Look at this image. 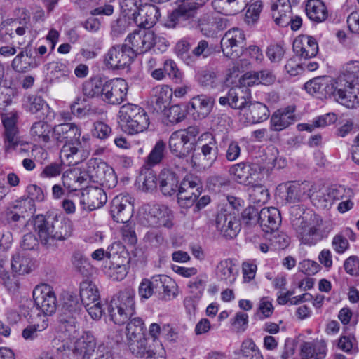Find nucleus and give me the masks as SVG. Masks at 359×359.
I'll list each match as a JSON object with an SVG mask.
<instances>
[{
    "mask_svg": "<svg viewBox=\"0 0 359 359\" xmlns=\"http://www.w3.org/2000/svg\"><path fill=\"white\" fill-rule=\"evenodd\" d=\"M161 279L158 276L153 277L151 279H143L139 285V295L141 299H148L154 294L155 289L160 287Z\"/></svg>",
    "mask_w": 359,
    "mask_h": 359,
    "instance_id": "obj_50",
    "label": "nucleus"
},
{
    "mask_svg": "<svg viewBox=\"0 0 359 359\" xmlns=\"http://www.w3.org/2000/svg\"><path fill=\"white\" fill-rule=\"evenodd\" d=\"M337 119V117L334 113H327L314 118L309 123H299L297 128L299 132L313 133L316 129L323 128L334 123Z\"/></svg>",
    "mask_w": 359,
    "mask_h": 359,
    "instance_id": "obj_37",
    "label": "nucleus"
},
{
    "mask_svg": "<svg viewBox=\"0 0 359 359\" xmlns=\"http://www.w3.org/2000/svg\"><path fill=\"white\" fill-rule=\"evenodd\" d=\"M12 27L11 29L6 28L4 32H1V39L6 42L9 39L18 37V44L22 45L26 35L31 32L32 27L30 15L26 8H22L19 18L13 21Z\"/></svg>",
    "mask_w": 359,
    "mask_h": 359,
    "instance_id": "obj_7",
    "label": "nucleus"
},
{
    "mask_svg": "<svg viewBox=\"0 0 359 359\" xmlns=\"http://www.w3.org/2000/svg\"><path fill=\"white\" fill-rule=\"evenodd\" d=\"M156 109L163 111L170 104L172 90L168 86H157L154 89Z\"/></svg>",
    "mask_w": 359,
    "mask_h": 359,
    "instance_id": "obj_47",
    "label": "nucleus"
},
{
    "mask_svg": "<svg viewBox=\"0 0 359 359\" xmlns=\"http://www.w3.org/2000/svg\"><path fill=\"white\" fill-rule=\"evenodd\" d=\"M161 279L160 287L163 288V298L165 300H171L177 297L178 294V286L173 279L166 276H158Z\"/></svg>",
    "mask_w": 359,
    "mask_h": 359,
    "instance_id": "obj_52",
    "label": "nucleus"
},
{
    "mask_svg": "<svg viewBox=\"0 0 359 359\" xmlns=\"http://www.w3.org/2000/svg\"><path fill=\"white\" fill-rule=\"evenodd\" d=\"M245 35L243 30L233 28L227 31L221 40V47L226 57H231L236 50L234 48L243 47L245 44Z\"/></svg>",
    "mask_w": 359,
    "mask_h": 359,
    "instance_id": "obj_21",
    "label": "nucleus"
},
{
    "mask_svg": "<svg viewBox=\"0 0 359 359\" xmlns=\"http://www.w3.org/2000/svg\"><path fill=\"white\" fill-rule=\"evenodd\" d=\"M138 181L139 183L142 184V189L147 191L155 190L158 184V177L151 170H147L142 172L139 177Z\"/></svg>",
    "mask_w": 359,
    "mask_h": 359,
    "instance_id": "obj_60",
    "label": "nucleus"
},
{
    "mask_svg": "<svg viewBox=\"0 0 359 359\" xmlns=\"http://www.w3.org/2000/svg\"><path fill=\"white\" fill-rule=\"evenodd\" d=\"M158 182L159 189L165 196H172L179 191L178 177L170 170H161L158 176Z\"/></svg>",
    "mask_w": 359,
    "mask_h": 359,
    "instance_id": "obj_29",
    "label": "nucleus"
},
{
    "mask_svg": "<svg viewBox=\"0 0 359 359\" xmlns=\"http://www.w3.org/2000/svg\"><path fill=\"white\" fill-rule=\"evenodd\" d=\"M191 44L189 38H184L179 41L175 46L176 53L187 65L194 63V56L189 52Z\"/></svg>",
    "mask_w": 359,
    "mask_h": 359,
    "instance_id": "obj_51",
    "label": "nucleus"
},
{
    "mask_svg": "<svg viewBox=\"0 0 359 359\" xmlns=\"http://www.w3.org/2000/svg\"><path fill=\"white\" fill-rule=\"evenodd\" d=\"M216 229L220 234L227 238H235L241 231V222L233 210L222 208L216 217Z\"/></svg>",
    "mask_w": 359,
    "mask_h": 359,
    "instance_id": "obj_9",
    "label": "nucleus"
},
{
    "mask_svg": "<svg viewBox=\"0 0 359 359\" xmlns=\"http://www.w3.org/2000/svg\"><path fill=\"white\" fill-rule=\"evenodd\" d=\"M95 348L96 341L93 335L89 332H83L76 339L70 349L74 355L81 356L83 359H90V357L94 353Z\"/></svg>",
    "mask_w": 359,
    "mask_h": 359,
    "instance_id": "obj_23",
    "label": "nucleus"
},
{
    "mask_svg": "<svg viewBox=\"0 0 359 359\" xmlns=\"http://www.w3.org/2000/svg\"><path fill=\"white\" fill-rule=\"evenodd\" d=\"M172 211L165 205L146 204L139 212V221L144 226L171 229L173 226Z\"/></svg>",
    "mask_w": 359,
    "mask_h": 359,
    "instance_id": "obj_3",
    "label": "nucleus"
},
{
    "mask_svg": "<svg viewBox=\"0 0 359 359\" xmlns=\"http://www.w3.org/2000/svg\"><path fill=\"white\" fill-rule=\"evenodd\" d=\"M229 172L237 182L248 186L261 182L264 178L261 168L255 163L235 164L230 168Z\"/></svg>",
    "mask_w": 359,
    "mask_h": 359,
    "instance_id": "obj_8",
    "label": "nucleus"
},
{
    "mask_svg": "<svg viewBox=\"0 0 359 359\" xmlns=\"http://www.w3.org/2000/svg\"><path fill=\"white\" fill-rule=\"evenodd\" d=\"M241 351L249 359H263L260 350L252 339H248L242 343Z\"/></svg>",
    "mask_w": 359,
    "mask_h": 359,
    "instance_id": "obj_61",
    "label": "nucleus"
},
{
    "mask_svg": "<svg viewBox=\"0 0 359 359\" xmlns=\"http://www.w3.org/2000/svg\"><path fill=\"white\" fill-rule=\"evenodd\" d=\"M301 186L297 183H286L280 184L277 189L276 195L286 203H296L299 201Z\"/></svg>",
    "mask_w": 359,
    "mask_h": 359,
    "instance_id": "obj_40",
    "label": "nucleus"
},
{
    "mask_svg": "<svg viewBox=\"0 0 359 359\" xmlns=\"http://www.w3.org/2000/svg\"><path fill=\"white\" fill-rule=\"evenodd\" d=\"M248 109L251 116V121L253 123H259L266 120L269 116V111L267 107L261 103L255 102L248 106Z\"/></svg>",
    "mask_w": 359,
    "mask_h": 359,
    "instance_id": "obj_54",
    "label": "nucleus"
},
{
    "mask_svg": "<svg viewBox=\"0 0 359 359\" xmlns=\"http://www.w3.org/2000/svg\"><path fill=\"white\" fill-rule=\"evenodd\" d=\"M135 54L127 44H116L109 48L104 56L103 62L108 69H123L130 66Z\"/></svg>",
    "mask_w": 359,
    "mask_h": 359,
    "instance_id": "obj_5",
    "label": "nucleus"
},
{
    "mask_svg": "<svg viewBox=\"0 0 359 359\" xmlns=\"http://www.w3.org/2000/svg\"><path fill=\"white\" fill-rule=\"evenodd\" d=\"M89 140L88 137L82 136V138H80V136H71L64 144L62 152L67 158L81 151L88 153L90 147Z\"/></svg>",
    "mask_w": 359,
    "mask_h": 359,
    "instance_id": "obj_34",
    "label": "nucleus"
},
{
    "mask_svg": "<svg viewBox=\"0 0 359 359\" xmlns=\"http://www.w3.org/2000/svg\"><path fill=\"white\" fill-rule=\"evenodd\" d=\"M345 271L353 276H359V257L355 255L350 256L344 262Z\"/></svg>",
    "mask_w": 359,
    "mask_h": 359,
    "instance_id": "obj_64",
    "label": "nucleus"
},
{
    "mask_svg": "<svg viewBox=\"0 0 359 359\" xmlns=\"http://www.w3.org/2000/svg\"><path fill=\"white\" fill-rule=\"evenodd\" d=\"M214 100L206 95L194 97L187 104V110L194 119L205 118L212 111Z\"/></svg>",
    "mask_w": 359,
    "mask_h": 359,
    "instance_id": "obj_19",
    "label": "nucleus"
},
{
    "mask_svg": "<svg viewBox=\"0 0 359 359\" xmlns=\"http://www.w3.org/2000/svg\"><path fill=\"white\" fill-rule=\"evenodd\" d=\"M245 93L241 87H233L229 89L225 96L220 97L219 103L221 105H229L232 109H242L248 104V100L245 96Z\"/></svg>",
    "mask_w": 359,
    "mask_h": 359,
    "instance_id": "obj_31",
    "label": "nucleus"
},
{
    "mask_svg": "<svg viewBox=\"0 0 359 359\" xmlns=\"http://www.w3.org/2000/svg\"><path fill=\"white\" fill-rule=\"evenodd\" d=\"M137 109L140 110V106L133 104H127L121 107L118 125L123 133L128 131L130 127H133L130 122L137 115Z\"/></svg>",
    "mask_w": 359,
    "mask_h": 359,
    "instance_id": "obj_45",
    "label": "nucleus"
},
{
    "mask_svg": "<svg viewBox=\"0 0 359 359\" xmlns=\"http://www.w3.org/2000/svg\"><path fill=\"white\" fill-rule=\"evenodd\" d=\"M93 170L94 174H92V177H95L97 181L108 188H114L117 184L118 179L114 170L106 163H98L96 167H94Z\"/></svg>",
    "mask_w": 359,
    "mask_h": 359,
    "instance_id": "obj_32",
    "label": "nucleus"
},
{
    "mask_svg": "<svg viewBox=\"0 0 359 359\" xmlns=\"http://www.w3.org/2000/svg\"><path fill=\"white\" fill-rule=\"evenodd\" d=\"M80 297L84 306L100 300L99 291L97 286L88 280L82 281L80 284Z\"/></svg>",
    "mask_w": 359,
    "mask_h": 359,
    "instance_id": "obj_44",
    "label": "nucleus"
},
{
    "mask_svg": "<svg viewBox=\"0 0 359 359\" xmlns=\"http://www.w3.org/2000/svg\"><path fill=\"white\" fill-rule=\"evenodd\" d=\"M132 205L128 196L119 194L115 196L111 204V214L116 222L126 224L132 217Z\"/></svg>",
    "mask_w": 359,
    "mask_h": 359,
    "instance_id": "obj_16",
    "label": "nucleus"
},
{
    "mask_svg": "<svg viewBox=\"0 0 359 359\" xmlns=\"http://www.w3.org/2000/svg\"><path fill=\"white\" fill-rule=\"evenodd\" d=\"M144 328V320L140 317L130 318L126 325L127 344L135 356H143L147 353V339L145 337Z\"/></svg>",
    "mask_w": 359,
    "mask_h": 359,
    "instance_id": "obj_4",
    "label": "nucleus"
},
{
    "mask_svg": "<svg viewBox=\"0 0 359 359\" xmlns=\"http://www.w3.org/2000/svg\"><path fill=\"white\" fill-rule=\"evenodd\" d=\"M48 326V319L43 316L41 323L36 321L33 325H28L22 331V337L27 340H33L38 337V333L46 330Z\"/></svg>",
    "mask_w": 359,
    "mask_h": 359,
    "instance_id": "obj_56",
    "label": "nucleus"
},
{
    "mask_svg": "<svg viewBox=\"0 0 359 359\" xmlns=\"http://www.w3.org/2000/svg\"><path fill=\"white\" fill-rule=\"evenodd\" d=\"M105 191L97 187H87L82 193L81 204L83 209L93 211L102 207L107 202Z\"/></svg>",
    "mask_w": 359,
    "mask_h": 359,
    "instance_id": "obj_17",
    "label": "nucleus"
},
{
    "mask_svg": "<svg viewBox=\"0 0 359 359\" xmlns=\"http://www.w3.org/2000/svg\"><path fill=\"white\" fill-rule=\"evenodd\" d=\"M195 14V6L185 2L182 3L170 15V22L172 23V26L174 27L179 24L184 25L186 21L194 18Z\"/></svg>",
    "mask_w": 359,
    "mask_h": 359,
    "instance_id": "obj_42",
    "label": "nucleus"
},
{
    "mask_svg": "<svg viewBox=\"0 0 359 359\" xmlns=\"http://www.w3.org/2000/svg\"><path fill=\"white\" fill-rule=\"evenodd\" d=\"M107 276L114 280H122L128 273V266L123 263L113 262L106 270Z\"/></svg>",
    "mask_w": 359,
    "mask_h": 359,
    "instance_id": "obj_58",
    "label": "nucleus"
},
{
    "mask_svg": "<svg viewBox=\"0 0 359 359\" xmlns=\"http://www.w3.org/2000/svg\"><path fill=\"white\" fill-rule=\"evenodd\" d=\"M334 93L332 97L347 108L353 109L359 106V88L342 86L335 82Z\"/></svg>",
    "mask_w": 359,
    "mask_h": 359,
    "instance_id": "obj_20",
    "label": "nucleus"
},
{
    "mask_svg": "<svg viewBox=\"0 0 359 359\" xmlns=\"http://www.w3.org/2000/svg\"><path fill=\"white\" fill-rule=\"evenodd\" d=\"M72 263L77 271L83 276H88L91 270V266L88 259L80 253L73 255Z\"/></svg>",
    "mask_w": 359,
    "mask_h": 359,
    "instance_id": "obj_62",
    "label": "nucleus"
},
{
    "mask_svg": "<svg viewBox=\"0 0 359 359\" xmlns=\"http://www.w3.org/2000/svg\"><path fill=\"white\" fill-rule=\"evenodd\" d=\"M165 148V142L162 140L158 141L147 158V165L154 166L160 163L164 157Z\"/></svg>",
    "mask_w": 359,
    "mask_h": 359,
    "instance_id": "obj_55",
    "label": "nucleus"
},
{
    "mask_svg": "<svg viewBox=\"0 0 359 359\" xmlns=\"http://www.w3.org/2000/svg\"><path fill=\"white\" fill-rule=\"evenodd\" d=\"M27 110L32 114H39L41 118L52 119L54 118V111L46 102L38 95H30L27 97Z\"/></svg>",
    "mask_w": 359,
    "mask_h": 359,
    "instance_id": "obj_35",
    "label": "nucleus"
},
{
    "mask_svg": "<svg viewBox=\"0 0 359 359\" xmlns=\"http://www.w3.org/2000/svg\"><path fill=\"white\" fill-rule=\"evenodd\" d=\"M51 219L55 241H62L71 236L72 224L69 219L57 216H54Z\"/></svg>",
    "mask_w": 359,
    "mask_h": 359,
    "instance_id": "obj_41",
    "label": "nucleus"
},
{
    "mask_svg": "<svg viewBox=\"0 0 359 359\" xmlns=\"http://www.w3.org/2000/svg\"><path fill=\"white\" fill-rule=\"evenodd\" d=\"M135 292L126 288L119 292L110 302L108 311L110 319L119 325H124L135 313Z\"/></svg>",
    "mask_w": 359,
    "mask_h": 359,
    "instance_id": "obj_2",
    "label": "nucleus"
},
{
    "mask_svg": "<svg viewBox=\"0 0 359 359\" xmlns=\"http://www.w3.org/2000/svg\"><path fill=\"white\" fill-rule=\"evenodd\" d=\"M212 4L217 13L224 15H234L244 10L247 2L246 0H213Z\"/></svg>",
    "mask_w": 359,
    "mask_h": 359,
    "instance_id": "obj_33",
    "label": "nucleus"
},
{
    "mask_svg": "<svg viewBox=\"0 0 359 359\" xmlns=\"http://www.w3.org/2000/svg\"><path fill=\"white\" fill-rule=\"evenodd\" d=\"M302 359H324L327 355V345L324 340L306 341L300 346Z\"/></svg>",
    "mask_w": 359,
    "mask_h": 359,
    "instance_id": "obj_27",
    "label": "nucleus"
},
{
    "mask_svg": "<svg viewBox=\"0 0 359 359\" xmlns=\"http://www.w3.org/2000/svg\"><path fill=\"white\" fill-rule=\"evenodd\" d=\"M338 348L346 353H354L358 351L357 341L353 336H341L337 344Z\"/></svg>",
    "mask_w": 359,
    "mask_h": 359,
    "instance_id": "obj_63",
    "label": "nucleus"
},
{
    "mask_svg": "<svg viewBox=\"0 0 359 359\" xmlns=\"http://www.w3.org/2000/svg\"><path fill=\"white\" fill-rule=\"evenodd\" d=\"M335 80L316 77L304 84L305 90L311 95L323 99L330 97L334 93Z\"/></svg>",
    "mask_w": 359,
    "mask_h": 359,
    "instance_id": "obj_15",
    "label": "nucleus"
},
{
    "mask_svg": "<svg viewBox=\"0 0 359 359\" xmlns=\"http://www.w3.org/2000/svg\"><path fill=\"white\" fill-rule=\"evenodd\" d=\"M293 121L294 115L292 113L278 111L271 118V127L273 131H280L287 128Z\"/></svg>",
    "mask_w": 359,
    "mask_h": 359,
    "instance_id": "obj_49",
    "label": "nucleus"
},
{
    "mask_svg": "<svg viewBox=\"0 0 359 359\" xmlns=\"http://www.w3.org/2000/svg\"><path fill=\"white\" fill-rule=\"evenodd\" d=\"M169 147L172 153L182 158L195 149L196 141L189 136H170Z\"/></svg>",
    "mask_w": 359,
    "mask_h": 359,
    "instance_id": "obj_30",
    "label": "nucleus"
},
{
    "mask_svg": "<svg viewBox=\"0 0 359 359\" xmlns=\"http://www.w3.org/2000/svg\"><path fill=\"white\" fill-rule=\"evenodd\" d=\"M210 144H212V142L202 147V154L192 156L191 163L193 168L198 170H205L212 166L216 156L212 153L213 147Z\"/></svg>",
    "mask_w": 359,
    "mask_h": 359,
    "instance_id": "obj_36",
    "label": "nucleus"
},
{
    "mask_svg": "<svg viewBox=\"0 0 359 359\" xmlns=\"http://www.w3.org/2000/svg\"><path fill=\"white\" fill-rule=\"evenodd\" d=\"M293 51L301 59H309L316 55L318 45L314 38L309 36H300L293 42Z\"/></svg>",
    "mask_w": 359,
    "mask_h": 359,
    "instance_id": "obj_22",
    "label": "nucleus"
},
{
    "mask_svg": "<svg viewBox=\"0 0 359 359\" xmlns=\"http://www.w3.org/2000/svg\"><path fill=\"white\" fill-rule=\"evenodd\" d=\"M40 57L34 55L30 43L22 48L11 62V67L17 72L25 73L40 65Z\"/></svg>",
    "mask_w": 359,
    "mask_h": 359,
    "instance_id": "obj_13",
    "label": "nucleus"
},
{
    "mask_svg": "<svg viewBox=\"0 0 359 359\" xmlns=\"http://www.w3.org/2000/svg\"><path fill=\"white\" fill-rule=\"evenodd\" d=\"M305 10L308 18L316 22H322L328 16L327 7L321 0H308Z\"/></svg>",
    "mask_w": 359,
    "mask_h": 359,
    "instance_id": "obj_39",
    "label": "nucleus"
},
{
    "mask_svg": "<svg viewBox=\"0 0 359 359\" xmlns=\"http://www.w3.org/2000/svg\"><path fill=\"white\" fill-rule=\"evenodd\" d=\"M339 86H352L359 88V61H350L343 67L341 73L335 80Z\"/></svg>",
    "mask_w": 359,
    "mask_h": 359,
    "instance_id": "obj_26",
    "label": "nucleus"
},
{
    "mask_svg": "<svg viewBox=\"0 0 359 359\" xmlns=\"http://www.w3.org/2000/svg\"><path fill=\"white\" fill-rule=\"evenodd\" d=\"M22 217L33 215L36 210L35 205L31 199L22 198L16 200L11 205Z\"/></svg>",
    "mask_w": 359,
    "mask_h": 359,
    "instance_id": "obj_57",
    "label": "nucleus"
},
{
    "mask_svg": "<svg viewBox=\"0 0 359 359\" xmlns=\"http://www.w3.org/2000/svg\"><path fill=\"white\" fill-rule=\"evenodd\" d=\"M238 273L237 265L230 259L221 260L217 265L216 274L221 280L233 283Z\"/></svg>",
    "mask_w": 359,
    "mask_h": 359,
    "instance_id": "obj_38",
    "label": "nucleus"
},
{
    "mask_svg": "<svg viewBox=\"0 0 359 359\" xmlns=\"http://www.w3.org/2000/svg\"><path fill=\"white\" fill-rule=\"evenodd\" d=\"M135 56L149 50L156 43V36L151 30L143 29L134 31L127 39Z\"/></svg>",
    "mask_w": 359,
    "mask_h": 359,
    "instance_id": "obj_11",
    "label": "nucleus"
},
{
    "mask_svg": "<svg viewBox=\"0 0 359 359\" xmlns=\"http://www.w3.org/2000/svg\"><path fill=\"white\" fill-rule=\"evenodd\" d=\"M128 83L121 78L106 80L102 100L109 104H119L126 97Z\"/></svg>",
    "mask_w": 359,
    "mask_h": 359,
    "instance_id": "obj_10",
    "label": "nucleus"
},
{
    "mask_svg": "<svg viewBox=\"0 0 359 359\" xmlns=\"http://www.w3.org/2000/svg\"><path fill=\"white\" fill-rule=\"evenodd\" d=\"M208 282V276L205 274L199 275L190 280L187 283V291L189 294L184 300V304L189 312L194 311L197 302L203 295Z\"/></svg>",
    "mask_w": 359,
    "mask_h": 359,
    "instance_id": "obj_14",
    "label": "nucleus"
},
{
    "mask_svg": "<svg viewBox=\"0 0 359 359\" xmlns=\"http://www.w3.org/2000/svg\"><path fill=\"white\" fill-rule=\"evenodd\" d=\"M290 212L292 215L295 212V217L292 219V222L302 243L313 245L322 239L323 219L319 215L302 212V209L298 206L292 207Z\"/></svg>",
    "mask_w": 359,
    "mask_h": 359,
    "instance_id": "obj_1",
    "label": "nucleus"
},
{
    "mask_svg": "<svg viewBox=\"0 0 359 359\" xmlns=\"http://www.w3.org/2000/svg\"><path fill=\"white\" fill-rule=\"evenodd\" d=\"M271 11L276 25L283 27L288 25L290 20L289 18L292 13L290 0H271Z\"/></svg>",
    "mask_w": 359,
    "mask_h": 359,
    "instance_id": "obj_25",
    "label": "nucleus"
},
{
    "mask_svg": "<svg viewBox=\"0 0 359 359\" xmlns=\"http://www.w3.org/2000/svg\"><path fill=\"white\" fill-rule=\"evenodd\" d=\"M34 230L43 245H51L55 241L51 217L37 215L34 223Z\"/></svg>",
    "mask_w": 359,
    "mask_h": 359,
    "instance_id": "obj_28",
    "label": "nucleus"
},
{
    "mask_svg": "<svg viewBox=\"0 0 359 359\" xmlns=\"http://www.w3.org/2000/svg\"><path fill=\"white\" fill-rule=\"evenodd\" d=\"M280 223V213L276 208H264L259 211V224L263 231L273 233L278 230Z\"/></svg>",
    "mask_w": 359,
    "mask_h": 359,
    "instance_id": "obj_24",
    "label": "nucleus"
},
{
    "mask_svg": "<svg viewBox=\"0 0 359 359\" xmlns=\"http://www.w3.org/2000/svg\"><path fill=\"white\" fill-rule=\"evenodd\" d=\"M34 306L43 316L53 315L57 309V302L53 288L48 284L36 285L32 292Z\"/></svg>",
    "mask_w": 359,
    "mask_h": 359,
    "instance_id": "obj_6",
    "label": "nucleus"
},
{
    "mask_svg": "<svg viewBox=\"0 0 359 359\" xmlns=\"http://www.w3.org/2000/svg\"><path fill=\"white\" fill-rule=\"evenodd\" d=\"M250 186L251 187L248 189V192L252 203L260 204L268 201L269 193L266 188L260 185V182Z\"/></svg>",
    "mask_w": 359,
    "mask_h": 359,
    "instance_id": "obj_53",
    "label": "nucleus"
},
{
    "mask_svg": "<svg viewBox=\"0 0 359 359\" xmlns=\"http://www.w3.org/2000/svg\"><path fill=\"white\" fill-rule=\"evenodd\" d=\"M34 264L30 257L24 252H18L13 255L11 269L13 272L23 275L32 271Z\"/></svg>",
    "mask_w": 359,
    "mask_h": 359,
    "instance_id": "obj_43",
    "label": "nucleus"
},
{
    "mask_svg": "<svg viewBox=\"0 0 359 359\" xmlns=\"http://www.w3.org/2000/svg\"><path fill=\"white\" fill-rule=\"evenodd\" d=\"M133 127H130L128 131H125L124 133L127 135H136L140 133L144 132L149 126V118L144 110L140 107V110L137 109V115L132 121Z\"/></svg>",
    "mask_w": 359,
    "mask_h": 359,
    "instance_id": "obj_48",
    "label": "nucleus"
},
{
    "mask_svg": "<svg viewBox=\"0 0 359 359\" xmlns=\"http://www.w3.org/2000/svg\"><path fill=\"white\" fill-rule=\"evenodd\" d=\"M161 16L158 7L152 4L141 5L136 13H133V19L140 27L149 29L153 27Z\"/></svg>",
    "mask_w": 359,
    "mask_h": 359,
    "instance_id": "obj_18",
    "label": "nucleus"
},
{
    "mask_svg": "<svg viewBox=\"0 0 359 359\" xmlns=\"http://www.w3.org/2000/svg\"><path fill=\"white\" fill-rule=\"evenodd\" d=\"M346 194H351L349 189L344 187H331L323 191L313 194L312 202L318 208L329 209L336 202L346 198Z\"/></svg>",
    "mask_w": 359,
    "mask_h": 359,
    "instance_id": "obj_12",
    "label": "nucleus"
},
{
    "mask_svg": "<svg viewBox=\"0 0 359 359\" xmlns=\"http://www.w3.org/2000/svg\"><path fill=\"white\" fill-rule=\"evenodd\" d=\"M200 194L201 191L198 189H196V191L179 189L177 193L178 203L184 208L191 207Z\"/></svg>",
    "mask_w": 359,
    "mask_h": 359,
    "instance_id": "obj_59",
    "label": "nucleus"
},
{
    "mask_svg": "<svg viewBox=\"0 0 359 359\" xmlns=\"http://www.w3.org/2000/svg\"><path fill=\"white\" fill-rule=\"evenodd\" d=\"M106 79L94 77L83 84V91L88 97H100L102 98Z\"/></svg>",
    "mask_w": 359,
    "mask_h": 359,
    "instance_id": "obj_46",
    "label": "nucleus"
}]
</instances>
